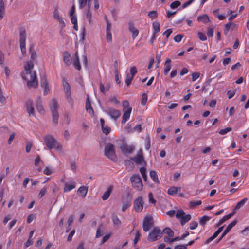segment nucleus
Masks as SVG:
<instances>
[{
	"label": "nucleus",
	"mask_w": 249,
	"mask_h": 249,
	"mask_svg": "<svg viewBox=\"0 0 249 249\" xmlns=\"http://www.w3.org/2000/svg\"><path fill=\"white\" fill-rule=\"evenodd\" d=\"M33 67V62H28L24 66V71L22 74V78L27 81L29 88H35L38 85L35 72L32 71Z\"/></svg>",
	"instance_id": "1"
},
{
	"label": "nucleus",
	"mask_w": 249,
	"mask_h": 249,
	"mask_svg": "<svg viewBox=\"0 0 249 249\" xmlns=\"http://www.w3.org/2000/svg\"><path fill=\"white\" fill-rule=\"evenodd\" d=\"M44 141L45 145L49 150L54 148L59 151H62V144L52 135H46L44 137Z\"/></svg>",
	"instance_id": "2"
},
{
	"label": "nucleus",
	"mask_w": 249,
	"mask_h": 249,
	"mask_svg": "<svg viewBox=\"0 0 249 249\" xmlns=\"http://www.w3.org/2000/svg\"><path fill=\"white\" fill-rule=\"evenodd\" d=\"M63 87L67 101L71 106H72L73 104V100L71 95V87L68 82L64 79L63 81Z\"/></svg>",
	"instance_id": "3"
},
{
	"label": "nucleus",
	"mask_w": 249,
	"mask_h": 249,
	"mask_svg": "<svg viewBox=\"0 0 249 249\" xmlns=\"http://www.w3.org/2000/svg\"><path fill=\"white\" fill-rule=\"evenodd\" d=\"M132 186L138 191H141L143 189V183L139 175H133L130 178Z\"/></svg>",
	"instance_id": "4"
},
{
	"label": "nucleus",
	"mask_w": 249,
	"mask_h": 249,
	"mask_svg": "<svg viewBox=\"0 0 249 249\" xmlns=\"http://www.w3.org/2000/svg\"><path fill=\"white\" fill-rule=\"evenodd\" d=\"M162 235V231L158 228H154L150 232L147 240L149 242H153L160 239Z\"/></svg>",
	"instance_id": "5"
},
{
	"label": "nucleus",
	"mask_w": 249,
	"mask_h": 249,
	"mask_svg": "<svg viewBox=\"0 0 249 249\" xmlns=\"http://www.w3.org/2000/svg\"><path fill=\"white\" fill-rule=\"evenodd\" d=\"M105 154L107 157L112 160H114L116 159L114 146L112 144L108 143L106 145Z\"/></svg>",
	"instance_id": "6"
},
{
	"label": "nucleus",
	"mask_w": 249,
	"mask_h": 249,
	"mask_svg": "<svg viewBox=\"0 0 249 249\" xmlns=\"http://www.w3.org/2000/svg\"><path fill=\"white\" fill-rule=\"evenodd\" d=\"M53 17L59 23V27L62 30L65 27V23L62 17L60 15L58 8L56 7L53 12Z\"/></svg>",
	"instance_id": "7"
},
{
	"label": "nucleus",
	"mask_w": 249,
	"mask_h": 249,
	"mask_svg": "<svg viewBox=\"0 0 249 249\" xmlns=\"http://www.w3.org/2000/svg\"><path fill=\"white\" fill-rule=\"evenodd\" d=\"M144 206V201L142 196H139L134 200V209L137 212L142 211Z\"/></svg>",
	"instance_id": "8"
},
{
	"label": "nucleus",
	"mask_w": 249,
	"mask_h": 249,
	"mask_svg": "<svg viewBox=\"0 0 249 249\" xmlns=\"http://www.w3.org/2000/svg\"><path fill=\"white\" fill-rule=\"evenodd\" d=\"M26 33L25 30H21L20 32V47L22 53L26 52Z\"/></svg>",
	"instance_id": "9"
},
{
	"label": "nucleus",
	"mask_w": 249,
	"mask_h": 249,
	"mask_svg": "<svg viewBox=\"0 0 249 249\" xmlns=\"http://www.w3.org/2000/svg\"><path fill=\"white\" fill-rule=\"evenodd\" d=\"M106 112L113 120H116L121 116L119 110L111 107H108L106 110Z\"/></svg>",
	"instance_id": "10"
},
{
	"label": "nucleus",
	"mask_w": 249,
	"mask_h": 249,
	"mask_svg": "<svg viewBox=\"0 0 249 249\" xmlns=\"http://www.w3.org/2000/svg\"><path fill=\"white\" fill-rule=\"evenodd\" d=\"M153 225V218L151 216L145 217L143 221V229L145 232L148 231Z\"/></svg>",
	"instance_id": "11"
},
{
	"label": "nucleus",
	"mask_w": 249,
	"mask_h": 249,
	"mask_svg": "<svg viewBox=\"0 0 249 249\" xmlns=\"http://www.w3.org/2000/svg\"><path fill=\"white\" fill-rule=\"evenodd\" d=\"M76 186V182L73 180H70L67 182H64L63 192L67 193L71 191L72 190L74 189Z\"/></svg>",
	"instance_id": "12"
},
{
	"label": "nucleus",
	"mask_w": 249,
	"mask_h": 249,
	"mask_svg": "<svg viewBox=\"0 0 249 249\" xmlns=\"http://www.w3.org/2000/svg\"><path fill=\"white\" fill-rule=\"evenodd\" d=\"M26 108L27 113L30 117H35V109L33 106V101L31 100H28L26 102Z\"/></svg>",
	"instance_id": "13"
},
{
	"label": "nucleus",
	"mask_w": 249,
	"mask_h": 249,
	"mask_svg": "<svg viewBox=\"0 0 249 249\" xmlns=\"http://www.w3.org/2000/svg\"><path fill=\"white\" fill-rule=\"evenodd\" d=\"M41 86L43 89V94L46 95L48 94L50 91L49 84L45 76H43L41 79Z\"/></svg>",
	"instance_id": "14"
},
{
	"label": "nucleus",
	"mask_w": 249,
	"mask_h": 249,
	"mask_svg": "<svg viewBox=\"0 0 249 249\" xmlns=\"http://www.w3.org/2000/svg\"><path fill=\"white\" fill-rule=\"evenodd\" d=\"M238 29V25L233 22H230L225 25L224 34H227L230 30L235 31Z\"/></svg>",
	"instance_id": "15"
},
{
	"label": "nucleus",
	"mask_w": 249,
	"mask_h": 249,
	"mask_svg": "<svg viewBox=\"0 0 249 249\" xmlns=\"http://www.w3.org/2000/svg\"><path fill=\"white\" fill-rule=\"evenodd\" d=\"M107 28H106V39L108 42L112 41V34L111 30L112 28L111 24L109 22L107 19H106Z\"/></svg>",
	"instance_id": "16"
},
{
	"label": "nucleus",
	"mask_w": 249,
	"mask_h": 249,
	"mask_svg": "<svg viewBox=\"0 0 249 249\" xmlns=\"http://www.w3.org/2000/svg\"><path fill=\"white\" fill-rule=\"evenodd\" d=\"M134 162L138 164L142 165L144 163V160L142 156V150H139L138 152L137 156L132 159Z\"/></svg>",
	"instance_id": "17"
},
{
	"label": "nucleus",
	"mask_w": 249,
	"mask_h": 249,
	"mask_svg": "<svg viewBox=\"0 0 249 249\" xmlns=\"http://www.w3.org/2000/svg\"><path fill=\"white\" fill-rule=\"evenodd\" d=\"M237 223V220H234L231 223H230L226 228L225 229L224 231L222 233L220 238L219 239V241H220L222 238H223L229 231H230L234 227Z\"/></svg>",
	"instance_id": "18"
},
{
	"label": "nucleus",
	"mask_w": 249,
	"mask_h": 249,
	"mask_svg": "<svg viewBox=\"0 0 249 249\" xmlns=\"http://www.w3.org/2000/svg\"><path fill=\"white\" fill-rule=\"evenodd\" d=\"M132 109H127L125 110H123L124 114L122 117V124H124L126 121L130 118V114L132 112Z\"/></svg>",
	"instance_id": "19"
},
{
	"label": "nucleus",
	"mask_w": 249,
	"mask_h": 249,
	"mask_svg": "<svg viewBox=\"0 0 249 249\" xmlns=\"http://www.w3.org/2000/svg\"><path fill=\"white\" fill-rule=\"evenodd\" d=\"M88 191V187L81 186L77 190V193L79 194V196L82 198H85L86 196Z\"/></svg>",
	"instance_id": "20"
},
{
	"label": "nucleus",
	"mask_w": 249,
	"mask_h": 249,
	"mask_svg": "<svg viewBox=\"0 0 249 249\" xmlns=\"http://www.w3.org/2000/svg\"><path fill=\"white\" fill-rule=\"evenodd\" d=\"M164 69L163 73L164 74L166 75L171 68V60L169 58H167L165 63H164Z\"/></svg>",
	"instance_id": "21"
},
{
	"label": "nucleus",
	"mask_w": 249,
	"mask_h": 249,
	"mask_svg": "<svg viewBox=\"0 0 249 249\" xmlns=\"http://www.w3.org/2000/svg\"><path fill=\"white\" fill-rule=\"evenodd\" d=\"M181 189V187L179 186H173L168 190L167 193L169 195L174 196L176 195L178 192H180Z\"/></svg>",
	"instance_id": "22"
},
{
	"label": "nucleus",
	"mask_w": 249,
	"mask_h": 249,
	"mask_svg": "<svg viewBox=\"0 0 249 249\" xmlns=\"http://www.w3.org/2000/svg\"><path fill=\"white\" fill-rule=\"evenodd\" d=\"M58 104L56 100L54 99H53L51 101V104L50 105V109L52 113L54 112H58Z\"/></svg>",
	"instance_id": "23"
},
{
	"label": "nucleus",
	"mask_w": 249,
	"mask_h": 249,
	"mask_svg": "<svg viewBox=\"0 0 249 249\" xmlns=\"http://www.w3.org/2000/svg\"><path fill=\"white\" fill-rule=\"evenodd\" d=\"M223 228V226L221 227L218 229V230L213 233V234L207 239L205 243L208 244L213 241L214 239H215L218 235L222 231Z\"/></svg>",
	"instance_id": "24"
},
{
	"label": "nucleus",
	"mask_w": 249,
	"mask_h": 249,
	"mask_svg": "<svg viewBox=\"0 0 249 249\" xmlns=\"http://www.w3.org/2000/svg\"><path fill=\"white\" fill-rule=\"evenodd\" d=\"M86 109L87 111L88 112L91 116H93L94 115V111L91 107V103L89 97H88L86 100Z\"/></svg>",
	"instance_id": "25"
},
{
	"label": "nucleus",
	"mask_w": 249,
	"mask_h": 249,
	"mask_svg": "<svg viewBox=\"0 0 249 249\" xmlns=\"http://www.w3.org/2000/svg\"><path fill=\"white\" fill-rule=\"evenodd\" d=\"M197 19L199 22H202L204 24H206L210 21L209 18L207 14H203L199 16Z\"/></svg>",
	"instance_id": "26"
},
{
	"label": "nucleus",
	"mask_w": 249,
	"mask_h": 249,
	"mask_svg": "<svg viewBox=\"0 0 249 249\" xmlns=\"http://www.w3.org/2000/svg\"><path fill=\"white\" fill-rule=\"evenodd\" d=\"M112 189H113L112 186H110L108 187L107 191L104 193V194L103 195V196H102V198L103 200H107L109 198V197L111 194V193L112 191Z\"/></svg>",
	"instance_id": "27"
},
{
	"label": "nucleus",
	"mask_w": 249,
	"mask_h": 249,
	"mask_svg": "<svg viewBox=\"0 0 249 249\" xmlns=\"http://www.w3.org/2000/svg\"><path fill=\"white\" fill-rule=\"evenodd\" d=\"M121 149L124 153H131L134 150V147L132 146L124 144L121 147Z\"/></svg>",
	"instance_id": "28"
},
{
	"label": "nucleus",
	"mask_w": 249,
	"mask_h": 249,
	"mask_svg": "<svg viewBox=\"0 0 249 249\" xmlns=\"http://www.w3.org/2000/svg\"><path fill=\"white\" fill-rule=\"evenodd\" d=\"M73 66L78 70L81 69V66L79 62V57L77 52L75 53V57L73 60Z\"/></svg>",
	"instance_id": "29"
},
{
	"label": "nucleus",
	"mask_w": 249,
	"mask_h": 249,
	"mask_svg": "<svg viewBox=\"0 0 249 249\" xmlns=\"http://www.w3.org/2000/svg\"><path fill=\"white\" fill-rule=\"evenodd\" d=\"M71 57L69 53H65L64 54V62L67 66L71 65Z\"/></svg>",
	"instance_id": "30"
},
{
	"label": "nucleus",
	"mask_w": 249,
	"mask_h": 249,
	"mask_svg": "<svg viewBox=\"0 0 249 249\" xmlns=\"http://www.w3.org/2000/svg\"><path fill=\"white\" fill-rule=\"evenodd\" d=\"M91 0H79V7L83 8L85 7L87 4H88V8L90 7V2Z\"/></svg>",
	"instance_id": "31"
},
{
	"label": "nucleus",
	"mask_w": 249,
	"mask_h": 249,
	"mask_svg": "<svg viewBox=\"0 0 249 249\" xmlns=\"http://www.w3.org/2000/svg\"><path fill=\"white\" fill-rule=\"evenodd\" d=\"M111 219L113 223V225L115 227L118 228L120 226L121 224V221L117 216H116V215H113L111 216Z\"/></svg>",
	"instance_id": "32"
},
{
	"label": "nucleus",
	"mask_w": 249,
	"mask_h": 249,
	"mask_svg": "<svg viewBox=\"0 0 249 249\" xmlns=\"http://www.w3.org/2000/svg\"><path fill=\"white\" fill-rule=\"evenodd\" d=\"M150 176L152 179V180L158 184L160 183V181L158 179V175L156 171L152 170L150 172Z\"/></svg>",
	"instance_id": "33"
},
{
	"label": "nucleus",
	"mask_w": 249,
	"mask_h": 249,
	"mask_svg": "<svg viewBox=\"0 0 249 249\" xmlns=\"http://www.w3.org/2000/svg\"><path fill=\"white\" fill-rule=\"evenodd\" d=\"M129 29L130 32L132 33V36L133 39L135 38L139 34L138 30L135 28L132 25H130Z\"/></svg>",
	"instance_id": "34"
},
{
	"label": "nucleus",
	"mask_w": 249,
	"mask_h": 249,
	"mask_svg": "<svg viewBox=\"0 0 249 249\" xmlns=\"http://www.w3.org/2000/svg\"><path fill=\"white\" fill-rule=\"evenodd\" d=\"M5 5L3 0H0V18L2 19L5 15Z\"/></svg>",
	"instance_id": "35"
},
{
	"label": "nucleus",
	"mask_w": 249,
	"mask_h": 249,
	"mask_svg": "<svg viewBox=\"0 0 249 249\" xmlns=\"http://www.w3.org/2000/svg\"><path fill=\"white\" fill-rule=\"evenodd\" d=\"M191 218L190 214H186L185 213L180 219V222L182 225H184L186 222H188Z\"/></svg>",
	"instance_id": "36"
},
{
	"label": "nucleus",
	"mask_w": 249,
	"mask_h": 249,
	"mask_svg": "<svg viewBox=\"0 0 249 249\" xmlns=\"http://www.w3.org/2000/svg\"><path fill=\"white\" fill-rule=\"evenodd\" d=\"M152 26L154 29V34H156L160 31V24L159 22L155 21L152 23Z\"/></svg>",
	"instance_id": "37"
},
{
	"label": "nucleus",
	"mask_w": 249,
	"mask_h": 249,
	"mask_svg": "<svg viewBox=\"0 0 249 249\" xmlns=\"http://www.w3.org/2000/svg\"><path fill=\"white\" fill-rule=\"evenodd\" d=\"M36 108L40 113H44V108L42 105L41 104V98H38L36 102Z\"/></svg>",
	"instance_id": "38"
},
{
	"label": "nucleus",
	"mask_w": 249,
	"mask_h": 249,
	"mask_svg": "<svg viewBox=\"0 0 249 249\" xmlns=\"http://www.w3.org/2000/svg\"><path fill=\"white\" fill-rule=\"evenodd\" d=\"M211 218L208 216L204 215L199 218V224L202 226H204L206 223L210 220Z\"/></svg>",
	"instance_id": "39"
},
{
	"label": "nucleus",
	"mask_w": 249,
	"mask_h": 249,
	"mask_svg": "<svg viewBox=\"0 0 249 249\" xmlns=\"http://www.w3.org/2000/svg\"><path fill=\"white\" fill-rule=\"evenodd\" d=\"M71 23L73 24V28L77 30L78 28L76 15L71 16Z\"/></svg>",
	"instance_id": "40"
},
{
	"label": "nucleus",
	"mask_w": 249,
	"mask_h": 249,
	"mask_svg": "<svg viewBox=\"0 0 249 249\" xmlns=\"http://www.w3.org/2000/svg\"><path fill=\"white\" fill-rule=\"evenodd\" d=\"M162 231V233L167 234L169 237H172L174 236V232L169 228H165Z\"/></svg>",
	"instance_id": "41"
},
{
	"label": "nucleus",
	"mask_w": 249,
	"mask_h": 249,
	"mask_svg": "<svg viewBox=\"0 0 249 249\" xmlns=\"http://www.w3.org/2000/svg\"><path fill=\"white\" fill-rule=\"evenodd\" d=\"M248 198H244L241 200H240L239 202L237 203L236 204L235 209H240L247 201Z\"/></svg>",
	"instance_id": "42"
},
{
	"label": "nucleus",
	"mask_w": 249,
	"mask_h": 249,
	"mask_svg": "<svg viewBox=\"0 0 249 249\" xmlns=\"http://www.w3.org/2000/svg\"><path fill=\"white\" fill-rule=\"evenodd\" d=\"M227 14L230 15L228 18L229 21L233 20L237 16V13L233 12L231 10H229L227 12Z\"/></svg>",
	"instance_id": "43"
},
{
	"label": "nucleus",
	"mask_w": 249,
	"mask_h": 249,
	"mask_svg": "<svg viewBox=\"0 0 249 249\" xmlns=\"http://www.w3.org/2000/svg\"><path fill=\"white\" fill-rule=\"evenodd\" d=\"M54 169L51 166H46L43 170V173L46 175H50L53 172Z\"/></svg>",
	"instance_id": "44"
},
{
	"label": "nucleus",
	"mask_w": 249,
	"mask_h": 249,
	"mask_svg": "<svg viewBox=\"0 0 249 249\" xmlns=\"http://www.w3.org/2000/svg\"><path fill=\"white\" fill-rule=\"evenodd\" d=\"M90 8H88L86 13V18L90 24H92V13L90 11Z\"/></svg>",
	"instance_id": "45"
},
{
	"label": "nucleus",
	"mask_w": 249,
	"mask_h": 249,
	"mask_svg": "<svg viewBox=\"0 0 249 249\" xmlns=\"http://www.w3.org/2000/svg\"><path fill=\"white\" fill-rule=\"evenodd\" d=\"M122 106L123 107V110H127V109H132V107L129 106V103L127 100H124L122 102Z\"/></svg>",
	"instance_id": "46"
},
{
	"label": "nucleus",
	"mask_w": 249,
	"mask_h": 249,
	"mask_svg": "<svg viewBox=\"0 0 249 249\" xmlns=\"http://www.w3.org/2000/svg\"><path fill=\"white\" fill-rule=\"evenodd\" d=\"M140 172L143 178V179L144 181H146L147 180V175H146V169L144 167H141L140 169Z\"/></svg>",
	"instance_id": "47"
},
{
	"label": "nucleus",
	"mask_w": 249,
	"mask_h": 249,
	"mask_svg": "<svg viewBox=\"0 0 249 249\" xmlns=\"http://www.w3.org/2000/svg\"><path fill=\"white\" fill-rule=\"evenodd\" d=\"M184 214L185 213L182 210H178L176 213V217L177 218L180 220Z\"/></svg>",
	"instance_id": "48"
},
{
	"label": "nucleus",
	"mask_w": 249,
	"mask_h": 249,
	"mask_svg": "<svg viewBox=\"0 0 249 249\" xmlns=\"http://www.w3.org/2000/svg\"><path fill=\"white\" fill-rule=\"evenodd\" d=\"M134 77L129 74L128 73H126V76L125 79V83L127 86H129L132 80L133 79Z\"/></svg>",
	"instance_id": "49"
},
{
	"label": "nucleus",
	"mask_w": 249,
	"mask_h": 249,
	"mask_svg": "<svg viewBox=\"0 0 249 249\" xmlns=\"http://www.w3.org/2000/svg\"><path fill=\"white\" fill-rule=\"evenodd\" d=\"M52 115H53V122L54 124H57L59 115H58V112H52Z\"/></svg>",
	"instance_id": "50"
},
{
	"label": "nucleus",
	"mask_w": 249,
	"mask_h": 249,
	"mask_svg": "<svg viewBox=\"0 0 249 249\" xmlns=\"http://www.w3.org/2000/svg\"><path fill=\"white\" fill-rule=\"evenodd\" d=\"M131 205V202L130 201H126L124 202L122 207V211L124 212L127 208H128Z\"/></svg>",
	"instance_id": "51"
},
{
	"label": "nucleus",
	"mask_w": 249,
	"mask_h": 249,
	"mask_svg": "<svg viewBox=\"0 0 249 249\" xmlns=\"http://www.w3.org/2000/svg\"><path fill=\"white\" fill-rule=\"evenodd\" d=\"M201 203L202 201L201 200H198L197 201H191L189 202L190 206L193 208L195 207L196 206L200 205L201 204Z\"/></svg>",
	"instance_id": "52"
},
{
	"label": "nucleus",
	"mask_w": 249,
	"mask_h": 249,
	"mask_svg": "<svg viewBox=\"0 0 249 249\" xmlns=\"http://www.w3.org/2000/svg\"><path fill=\"white\" fill-rule=\"evenodd\" d=\"M181 4V3L179 1H175L172 2L170 4V7L171 9H175L179 6Z\"/></svg>",
	"instance_id": "53"
},
{
	"label": "nucleus",
	"mask_w": 249,
	"mask_h": 249,
	"mask_svg": "<svg viewBox=\"0 0 249 249\" xmlns=\"http://www.w3.org/2000/svg\"><path fill=\"white\" fill-rule=\"evenodd\" d=\"M231 130V128L227 127L226 128L222 129L220 130L219 131V133L221 135H225Z\"/></svg>",
	"instance_id": "54"
},
{
	"label": "nucleus",
	"mask_w": 249,
	"mask_h": 249,
	"mask_svg": "<svg viewBox=\"0 0 249 249\" xmlns=\"http://www.w3.org/2000/svg\"><path fill=\"white\" fill-rule=\"evenodd\" d=\"M102 129L103 132L106 135H107L110 131V128L107 126L103 125Z\"/></svg>",
	"instance_id": "55"
},
{
	"label": "nucleus",
	"mask_w": 249,
	"mask_h": 249,
	"mask_svg": "<svg viewBox=\"0 0 249 249\" xmlns=\"http://www.w3.org/2000/svg\"><path fill=\"white\" fill-rule=\"evenodd\" d=\"M148 15L153 19L157 17L158 14L156 11H152L148 13Z\"/></svg>",
	"instance_id": "56"
},
{
	"label": "nucleus",
	"mask_w": 249,
	"mask_h": 249,
	"mask_svg": "<svg viewBox=\"0 0 249 249\" xmlns=\"http://www.w3.org/2000/svg\"><path fill=\"white\" fill-rule=\"evenodd\" d=\"M198 36L199 38L201 41H205L207 40V37L204 33H203L202 32H198Z\"/></svg>",
	"instance_id": "57"
},
{
	"label": "nucleus",
	"mask_w": 249,
	"mask_h": 249,
	"mask_svg": "<svg viewBox=\"0 0 249 249\" xmlns=\"http://www.w3.org/2000/svg\"><path fill=\"white\" fill-rule=\"evenodd\" d=\"M197 226H198V223L196 221H192L190 224V229L191 230H195V229H196L197 228Z\"/></svg>",
	"instance_id": "58"
},
{
	"label": "nucleus",
	"mask_w": 249,
	"mask_h": 249,
	"mask_svg": "<svg viewBox=\"0 0 249 249\" xmlns=\"http://www.w3.org/2000/svg\"><path fill=\"white\" fill-rule=\"evenodd\" d=\"M200 76V73L198 72H193L192 73V81H195Z\"/></svg>",
	"instance_id": "59"
},
{
	"label": "nucleus",
	"mask_w": 249,
	"mask_h": 249,
	"mask_svg": "<svg viewBox=\"0 0 249 249\" xmlns=\"http://www.w3.org/2000/svg\"><path fill=\"white\" fill-rule=\"evenodd\" d=\"M73 217L72 216L69 217V218H68V221H67V223L68 224V229H67L66 232L69 231L70 229L71 225L72 224V223L73 222Z\"/></svg>",
	"instance_id": "60"
},
{
	"label": "nucleus",
	"mask_w": 249,
	"mask_h": 249,
	"mask_svg": "<svg viewBox=\"0 0 249 249\" xmlns=\"http://www.w3.org/2000/svg\"><path fill=\"white\" fill-rule=\"evenodd\" d=\"M76 168H77V166H76L75 163L74 162H73V161H71L70 162V169H71V170L72 172H76Z\"/></svg>",
	"instance_id": "61"
},
{
	"label": "nucleus",
	"mask_w": 249,
	"mask_h": 249,
	"mask_svg": "<svg viewBox=\"0 0 249 249\" xmlns=\"http://www.w3.org/2000/svg\"><path fill=\"white\" fill-rule=\"evenodd\" d=\"M130 74L132 76H134V75L137 73V71L136 67L134 66L130 68Z\"/></svg>",
	"instance_id": "62"
},
{
	"label": "nucleus",
	"mask_w": 249,
	"mask_h": 249,
	"mask_svg": "<svg viewBox=\"0 0 249 249\" xmlns=\"http://www.w3.org/2000/svg\"><path fill=\"white\" fill-rule=\"evenodd\" d=\"M148 197L149 203L155 204L156 203V200L154 199L152 193H149Z\"/></svg>",
	"instance_id": "63"
},
{
	"label": "nucleus",
	"mask_w": 249,
	"mask_h": 249,
	"mask_svg": "<svg viewBox=\"0 0 249 249\" xmlns=\"http://www.w3.org/2000/svg\"><path fill=\"white\" fill-rule=\"evenodd\" d=\"M46 191L47 189L45 187H43V188H42L38 194V197L39 198L42 197L45 194Z\"/></svg>",
	"instance_id": "64"
}]
</instances>
